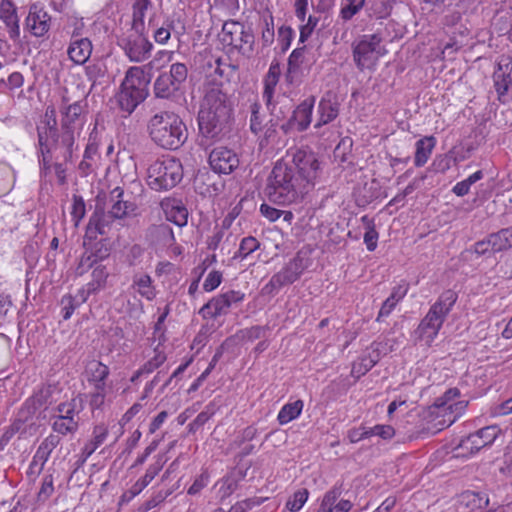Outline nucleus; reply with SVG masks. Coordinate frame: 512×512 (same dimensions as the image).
Listing matches in <instances>:
<instances>
[{"label":"nucleus","instance_id":"nucleus-33","mask_svg":"<svg viewBox=\"0 0 512 512\" xmlns=\"http://www.w3.org/2000/svg\"><path fill=\"white\" fill-rule=\"evenodd\" d=\"M435 145L436 139L433 136L423 137L416 142V151L414 156V164L416 167H422L427 163Z\"/></svg>","mask_w":512,"mask_h":512},{"label":"nucleus","instance_id":"nucleus-46","mask_svg":"<svg viewBox=\"0 0 512 512\" xmlns=\"http://www.w3.org/2000/svg\"><path fill=\"white\" fill-rule=\"evenodd\" d=\"M109 272L106 266L98 264L92 271V281L88 284V292H95L105 286Z\"/></svg>","mask_w":512,"mask_h":512},{"label":"nucleus","instance_id":"nucleus-22","mask_svg":"<svg viewBox=\"0 0 512 512\" xmlns=\"http://www.w3.org/2000/svg\"><path fill=\"white\" fill-rule=\"evenodd\" d=\"M0 19L8 29L9 37L16 41L20 37L19 18L17 7L10 0H2L0 4Z\"/></svg>","mask_w":512,"mask_h":512},{"label":"nucleus","instance_id":"nucleus-1","mask_svg":"<svg viewBox=\"0 0 512 512\" xmlns=\"http://www.w3.org/2000/svg\"><path fill=\"white\" fill-rule=\"evenodd\" d=\"M37 156L40 168L49 171L53 162H73L76 137L58 129L56 110L48 106L36 127Z\"/></svg>","mask_w":512,"mask_h":512},{"label":"nucleus","instance_id":"nucleus-49","mask_svg":"<svg viewBox=\"0 0 512 512\" xmlns=\"http://www.w3.org/2000/svg\"><path fill=\"white\" fill-rule=\"evenodd\" d=\"M309 497V491L306 488L297 490L286 502V508L292 512L299 511Z\"/></svg>","mask_w":512,"mask_h":512},{"label":"nucleus","instance_id":"nucleus-32","mask_svg":"<svg viewBox=\"0 0 512 512\" xmlns=\"http://www.w3.org/2000/svg\"><path fill=\"white\" fill-rule=\"evenodd\" d=\"M226 301L222 294H219L203 305L199 314L205 319H216L219 316L226 315L229 312V305Z\"/></svg>","mask_w":512,"mask_h":512},{"label":"nucleus","instance_id":"nucleus-19","mask_svg":"<svg viewBox=\"0 0 512 512\" xmlns=\"http://www.w3.org/2000/svg\"><path fill=\"white\" fill-rule=\"evenodd\" d=\"M50 16L43 9L33 4L25 19V27L35 37L44 36L50 29Z\"/></svg>","mask_w":512,"mask_h":512},{"label":"nucleus","instance_id":"nucleus-56","mask_svg":"<svg viewBox=\"0 0 512 512\" xmlns=\"http://www.w3.org/2000/svg\"><path fill=\"white\" fill-rule=\"evenodd\" d=\"M85 202L83 198L79 195H73V203H72V210H71V216L72 220L75 223V226H78L80 221L85 216Z\"/></svg>","mask_w":512,"mask_h":512},{"label":"nucleus","instance_id":"nucleus-27","mask_svg":"<svg viewBox=\"0 0 512 512\" xmlns=\"http://www.w3.org/2000/svg\"><path fill=\"white\" fill-rule=\"evenodd\" d=\"M280 75V65L278 63H272L269 67L267 74L264 77V89L262 93V98L268 109H271V107L273 106L272 100L275 93V88L279 82Z\"/></svg>","mask_w":512,"mask_h":512},{"label":"nucleus","instance_id":"nucleus-43","mask_svg":"<svg viewBox=\"0 0 512 512\" xmlns=\"http://www.w3.org/2000/svg\"><path fill=\"white\" fill-rule=\"evenodd\" d=\"M224 353V344L220 345L212 357L208 367L202 372V374L191 384L188 389V393L195 392L199 389L202 383L206 380L211 371L215 368L218 361L221 359Z\"/></svg>","mask_w":512,"mask_h":512},{"label":"nucleus","instance_id":"nucleus-35","mask_svg":"<svg viewBox=\"0 0 512 512\" xmlns=\"http://www.w3.org/2000/svg\"><path fill=\"white\" fill-rule=\"evenodd\" d=\"M493 254L507 251L512 248V226L502 228L497 232L490 233Z\"/></svg>","mask_w":512,"mask_h":512},{"label":"nucleus","instance_id":"nucleus-34","mask_svg":"<svg viewBox=\"0 0 512 512\" xmlns=\"http://www.w3.org/2000/svg\"><path fill=\"white\" fill-rule=\"evenodd\" d=\"M153 6L151 0H134L132 5V30L145 31V17Z\"/></svg>","mask_w":512,"mask_h":512},{"label":"nucleus","instance_id":"nucleus-62","mask_svg":"<svg viewBox=\"0 0 512 512\" xmlns=\"http://www.w3.org/2000/svg\"><path fill=\"white\" fill-rule=\"evenodd\" d=\"M460 396V390L458 388L448 389L442 396L438 397L435 401L437 408L447 409L451 402Z\"/></svg>","mask_w":512,"mask_h":512},{"label":"nucleus","instance_id":"nucleus-64","mask_svg":"<svg viewBox=\"0 0 512 512\" xmlns=\"http://www.w3.org/2000/svg\"><path fill=\"white\" fill-rule=\"evenodd\" d=\"M218 410L215 402H210L205 406V409L200 412L194 419V425L202 427Z\"/></svg>","mask_w":512,"mask_h":512},{"label":"nucleus","instance_id":"nucleus-60","mask_svg":"<svg viewBox=\"0 0 512 512\" xmlns=\"http://www.w3.org/2000/svg\"><path fill=\"white\" fill-rule=\"evenodd\" d=\"M163 27H166V29H168L169 31V34L171 35L172 33L179 39L185 32V26L184 24L181 22L180 19H174L173 17H167L163 24H162Z\"/></svg>","mask_w":512,"mask_h":512},{"label":"nucleus","instance_id":"nucleus-51","mask_svg":"<svg viewBox=\"0 0 512 512\" xmlns=\"http://www.w3.org/2000/svg\"><path fill=\"white\" fill-rule=\"evenodd\" d=\"M164 463L165 459L162 456L157 457L155 462L149 465L145 474L139 480L147 487L162 470Z\"/></svg>","mask_w":512,"mask_h":512},{"label":"nucleus","instance_id":"nucleus-25","mask_svg":"<svg viewBox=\"0 0 512 512\" xmlns=\"http://www.w3.org/2000/svg\"><path fill=\"white\" fill-rule=\"evenodd\" d=\"M108 436V428L104 424L96 425L92 432V439L87 442L79 454V465H83L88 458L100 447Z\"/></svg>","mask_w":512,"mask_h":512},{"label":"nucleus","instance_id":"nucleus-63","mask_svg":"<svg viewBox=\"0 0 512 512\" xmlns=\"http://www.w3.org/2000/svg\"><path fill=\"white\" fill-rule=\"evenodd\" d=\"M277 124L274 123L272 120L269 122V124L264 125L263 129V137L260 140V146L265 147L269 144H272L275 142V139L277 137Z\"/></svg>","mask_w":512,"mask_h":512},{"label":"nucleus","instance_id":"nucleus-5","mask_svg":"<svg viewBox=\"0 0 512 512\" xmlns=\"http://www.w3.org/2000/svg\"><path fill=\"white\" fill-rule=\"evenodd\" d=\"M147 130L151 140L163 149L176 150L187 140L186 125L173 112L161 111L153 115L148 121Z\"/></svg>","mask_w":512,"mask_h":512},{"label":"nucleus","instance_id":"nucleus-58","mask_svg":"<svg viewBox=\"0 0 512 512\" xmlns=\"http://www.w3.org/2000/svg\"><path fill=\"white\" fill-rule=\"evenodd\" d=\"M227 227L228 224H226V220H224L222 227H216L214 229L213 234L207 239V247L209 250L215 251L219 247V244L221 243L223 237L226 234Z\"/></svg>","mask_w":512,"mask_h":512},{"label":"nucleus","instance_id":"nucleus-59","mask_svg":"<svg viewBox=\"0 0 512 512\" xmlns=\"http://www.w3.org/2000/svg\"><path fill=\"white\" fill-rule=\"evenodd\" d=\"M214 7L226 15L233 16L239 10L238 0H214Z\"/></svg>","mask_w":512,"mask_h":512},{"label":"nucleus","instance_id":"nucleus-47","mask_svg":"<svg viewBox=\"0 0 512 512\" xmlns=\"http://www.w3.org/2000/svg\"><path fill=\"white\" fill-rule=\"evenodd\" d=\"M250 130L255 135H258L264 129L265 115L261 113V105L254 102L250 105Z\"/></svg>","mask_w":512,"mask_h":512},{"label":"nucleus","instance_id":"nucleus-15","mask_svg":"<svg viewBox=\"0 0 512 512\" xmlns=\"http://www.w3.org/2000/svg\"><path fill=\"white\" fill-rule=\"evenodd\" d=\"M500 432V428L496 425L486 426L461 439L456 449H462L469 454H474L481 448L491 445Z\"/></svg>","mask_w":512,"mask_h":512},{"label":"nucleus","instance_id":"nucleus-13","mask_svg":"<svg viewBox=\"0 0 512 512\" xmlns=\"http://www.w3.org/2000/svg\"><path fill=\"white\" fill-rule=\"evenodd\" d=\"M119 46L125 56L135 63L148 60L153 50V44L145 35V31L132 30L119 40Z\"/></svg>","mask_w":512,"mask_h":512},{"label":"nucleus","instance_id":"nucleus-23","mask_svg":"<svg viewBox=\"0 0 512 512\" xmlns=\"http://www.w3.org/2000/svg\"><path fill=\"white\" fill-rule=\"evenodd\" d=\"M161 207L169 222L179 227H183L187 224L188 210L180 200L166 199L161 202Z\"/></svg>","mask_w":512,"mask_h":512},{"label":"nucleus","instance_id":"nucleus-36","mask_svg":"<svg viewBox=\"0 0 512 512\" xmlns=\"http://www.w3.org/2000/svg\"><path fill=\"white\" fill-rule=\"evenodd\" d=\"M51 420V428L53 432L60 436L75 434L78 431L80 425L76 421L64 418L56 413L51 416Z\"/></svg>","mask_w":512,"mask_h":512},{"label":"nucleus","instance_id":"nucleus-7","mask_svg":"<svg viewBox=\"0 0 512 512\" xmlns=\"http://www.w3.org/2000/svg\"><path fill=\"white\" fill-rule=\"evenodd\" d=\"M182 178L183 167L175 157L157 159L147 169V183L155 191L172 189Z\"/></svg>","mask_w":512,"mask_h":512},{"label":"nucleus","instance_id":"nucleus-39","mask_svg":"<svg viewBox=\"0 0 512 512\" xmlns=\"http://www.w3.org/2000/svg\"><path fill=\"white\" fill-rule=\"evenodd\" d=\"M304 403L302 400H296L285 404L277 415V420L280 425H285L292 420L298 418L303 410Z\"/></svg>","mask_w":512,"mask_h":512},{"label":"nucleus","instance_id":"nucleus-44","mask_svg":"<svg viewBox=\"0 0 512 512\" xmlns=\"http://www.w3.org/2000/svg\"><path fill=\"white\" fill-rule=\"evenodd\" d=\"M175 488L160 489L154 492L149 499L140 505L138 512H148L164 502L173 492Z\"/></svg>","mask_w":512,"mask_h":512},{"label":"nucleus","instance_id":"nucleus-14","mask_svg":"<svg viewBox=\"0 0 512 512\" xmlns=\"http://www.w3.org/2000/svg\"><path fill=\"white\" fill-rule=\"evenodd\" d=\"M221 41L223 44L246 54L253 51L254 35L242 23L226 21L222 27Z\"/></svg>","mask_w":512,"mask_h":512},{"label":"nucleus","instance_id":"nucleus-18","mask_svg":"<svg viewBox=\"0 0 512 512\" xmlns=\"http://www.w3.org/2000/svg\"><path fill=\"white\" fill-rule=\"evenodd\" d=\"M315 104V97L311 96L303 100L293 111L290 119L281 125L285 134L296 126L299 132L305 131L311 124L312 112Z\"/></svg>","mask_w":512,"mask_h":512},{"label":"nucleus","instance_id":"nucleus-48","mask_svg":"<svg viewBox=\"0 0 512 512\" xmlns=\"http://www.w3.org/2000/svg\"><path fill=\"white\" fill-rule=\"evenodd\" d=\"M365 0H344L340 10V17L344 21L352 19L363 7Z\"/></svg>","mask_w":512,"mask_h":512},{"label":"nucleus","instance_id":"nucleus-6","mask_svg":"<svg viewBox=\"0 0 512 512\" xmlns=\"http://www.w3.org/2000/svg\"><path fill=\"white\" fill-rule=\"evenodd\" d=\"M457 299V293L451 289L445 290L440 294L418 325L416 333L420 339L425 340L427 343L433 342Z\"/></svg>","mask_w":512,"mask_h":512},{"label":"nucleus","instance_id":"nucleus-26","mask_svg":"<svg viewBox=\"0 0 512 512\" xmlns=\"http://www.w3.org/2000/svg\"><path fill=\"white\" fill-rule=\"evenodd\" d=\"M93 45L90 39L69 42L68 58L76 65H83L90 58Z\"/></svg>","mask_w":512,"mask_h":512},{"label":"nucleus","instance_id":"nucleus-30","mask_svg":"<svg viewBox=\"0 0 512 512\" xmlns=\"http://www.w3.org/2000/svg\"><path fill=\"white\" fill-rule=\"evenodd\" d=\"M116 218H113V216L108 212H105L104 209L100 206H96L95 211L91 215L88 223L87 230L88 232L92 233L95 231V233L98 234H106L107 228L111 225V223Z\"/></svg>","mask_w":512,"mask_h":512},{"label":"nucleus","instance_id":"nucleus-61","mask_svg":"<svg viewBox=\"0 0 512 512\" xmlns=\"http://www.w3.org/2000/svg\"><path fill=\"white\" fill-rule=\"evenodd\" d=\"M85 75L92 86H94L98 79L104 76L103 66L99 63H91L85 66Z\"/></svg>","mask_w":512,"mask_h":512},{"label":"nucleus","instance_id":"nucleus-57","mask_svg":"<svg viewBox=\"0 0 512 512\" xmlns=\"http://www.w3.org/2000/svg\"><path fill=\"white\" fill-rule=\"evenodd\" d=\"M210 475L207 470H203L201 474L194 480L193 484L188 488L189 495H198L209 484Z\"/></svg>","mask_w":512,"mask_h":512},{"label":"nucleus","instance_id":"nucleus-31","mask_svg":"<svg viewBox=\"0 0 512 512\" xmlns=\"http://www.w3.org/2000/svg\"><path fill=\"white\" fill-rule=\"evenodd\" d=\"M131 288L148 301L155 299L157 295L156 288L150 275L137 273L132 278Z\"/></svg>","mask_w":512,"mask_h":512},{"label":"nucleus","instance_id":"nucleus-12","mask_svg":"<svg viewBox=\"0 0 512 512\" xmlns=\"http://www.w3.org/2000/svg\"><path fill=\"white\" fill-rule=\"evenodd\" d=\"M382 38L378 34L363 35L353 45V59L359 70L369 69L381 56Z\"/></svg>","mask_w":512,"mask_h":512},{"label":"nucleus","instance_id":"nucleus-53","mask_svg":"<svg viewBox=\"0 0 512 512\" xmlns=\"http://www.w3.org/2000/svg\"><path fill=\"white\" fill-rule=\"evenodd\" d=\"M85 300V298H82L81 303L85 302ZM60 304L62 306L63 319L68 320L74 313L75 309L79 307L80 302L76 301L72 295L67 294L62 296Z\"/></svg>","mask_w":512,"mask_h":512},{"label":"nucleus","instance_id":"nucleus-41","mask_svg":"<svg viewBox=\"0 0 512 512\" xmlns=\"http://www.w3.org/2000/svg\"><path fill=\"white\" fill-rule=\"evenodd\" d=\"M86 376L88 382H99V380H107L110 370L108 366L98 360H91L86 365Z\"/></svg>","mask_w":512,"mask_h":512},{"label":"nucleus","instance_id":"nucleus-45","mask_svg":"<svg viewBox=\"0 0 512 512\" xmlns=\"http://www.w3.org/2000/svg\"><path fill=\"white\" fill-rule=\"evenodd\" d=\"M15 175L11 166L0 163V197L7 195L13 188Z\"/></svg>","mask_w":512,"mask_h":512},{"label":"nucleus","instance_id":"nucleus-42","mask_svg":"<svg viewBox=\"0 0 512 512\" xmlns=\"http://www.w3.org/2000/svg\"><path fill=\"white\" fill-rule=\"evenodd\" d=\"M379 361V353L373 351L368 355L362 356L357 362H354L352 366V374L358 378L369 372Z\"/></svg>","mask_w":512,"mask_h":512},{"label":"nucleus","instance_id":"nucleus-28","mask_svg":"<svg viewBox=\"0 0 512 512\" xmlns=\"http://www.w3.org/2000/svg\"><path fill=\"white\" fill-rule=\"evenodd\" d=\"M124 191L121 187L114 188L110 193V202H112L109 213L113 218L121 219L134 211V204L123 199Z\"/></svg>","mask_w":512,"mask_h":512},{"label":"nucleus","instance_id":"nucleus-10","mask_svg":"<svg viewBox=\"0 0 512 512\" xmlns=\"http://www.w3.org/2000/svg\"><path fill=\"white\" fill-rule=\"evenodd\" d=\"M188 76L184 63H173L169 71H164L155 79L153 92L156 98L171 99L181 90Z\"/></svg>","mask_w":512,"mask_h":512},{"label":"nucleus","instance_id":"nucleus-50","mask_svg":"<svg viewBox=\"0 0 512 512\" xmlns=\"http://www.w3.org/2000/svg\"><path fill=\"white\" fill-rule=\"evenodd\" d=\"M260 246L259 241L253 236L244 237L241 242L238 251L235 254L236 257L246 258L251 253L256 251Z\"/></svg>","mask_w":512,"mask_h":512},{"label":"nucleus","instance_id":"nucleus-24","mask_svg":"<svg viewBox=\"0 0 512 512\" xmlns=\"http://www.w3.org/2000/svg\"><path fill=\"white\" fill-rule=\"evenodd\" d=\"M408 289L409 285L405 281H402L392 288L390 296L383 302L378 312L376 318L377 322H381L392 313L396 305L406 296Z\"/></svg>","mask_w":512,"mask_h":512},{"label":"nucleus","instance_id":"nucleus-37","mask_svg":"<svg viewBox=\"0 0 512 512\" xmlns=\"http://www.w3.org/2000/svg\"><path fill=\"white\" fill-rule=\"evenodd\" d=\"M98 159V147L95 143L86 145L83 159L79 163V170L83 176H87L94 171Z\"/></svg>","mask_w":512,"mask_h":512},{"label":"nucleus","instance_id":"nucleus-3","mask_svg":"<svg viewBox=\"0 0 512 512\" xmlns=\"http://www.w3.org/2000/svg\"><path fill=\"white\" fill-rule=\"evenodd\" d=\"M265 193L271 202L287 205L302 200L307 191L294 169L285 161L279 160L268 177Z\"/></svg>","mask_w":512,"mask_h":512},{"label":"nucleus","instance_id":"nucleus-4","mask_svg":"<svg viewBox=\"0 0 512 512\" xmlns=\"http://www.w3.org/2000/svg\"><path fill=\"white\" fill-rule=\"evenodd\" d=\"M167 51H159L156 57L151 60L147 65L132 66L126 73L125 77L115 95L116 103L120 111L127 115L132 114L135 109L141 104L148 96V89L144 81L145 69H153L156 67V62L162 56L168 55ZM172 52L170 53V56Z\"/></svg>","mask_w":512,"mask_h":512},{"label":"nucleus","instance_id":"nucleus-2","mask_svg":"<svg viewBox=\"0 0 512 512\" xmlns=\"http://www.w3.org/2000/svg\"><path fill=\"white\" fill-rule=\"evenodd\" d=\"M231 111L227 95L218 88L210 89L198 113L199 131L202 136L207 139L219 138L230 120Z\"/></svg>","mask_w":512,"mask_h":512},{"label":"nucleus","instance_id":"nucleus-9","mask_svg":"<svg viewBox=\"0 0 512 512\" xmlns=\"http://www.w3.org/2000/svg\"><path fill=\"white\" fill-rule=\"evenodd\" d=\"M54 389L50 385H42L33 392L18 410L16 419L13 422V430H20L22 425L32 422L36 413L46 410L53 403Z\"/></svg>","mask_w":512,"mask_h":512},{"label":"nucleus","instance_id":"nucleus-11","mask_svg":"<svg viewBox=\"0 0 512 512\" xmlns=\"http://www.w3.org/2000/svg\"><path fill=\"white\" fill-rule=\"evenodd\" d=\"M306 265L304 260L299 255L295 256L277 273H275L268 283L262 288L264 295H276L279 290L286 286L296 282L303 274Z\"/></svg>","mask_w":512,"mask_h":512},{"label":"nucleus","instance_id":"nucleus-16","mask_svg":"<svg viewBox=\"0 0 512 512\" xmlns=\"http://www.w3.org/2000/svg\"><path fill=\"white\" fill-rule=\"evenodd\" d=\"M492 78L498 99L502 101L512 87V57L510 55L503 54L497 58Z\"/></svg>","mask_w":512,"mask_h":512},{"label":"nucleus","instance_id":"nucleus-21","mask_svg":"<svg viewBox=\"0 0 512 512\" xmlns=\"http://www.w3.org/2000/svg\"><path fill=\"white\" fill-rule=\"evenodd\" d=\"M83 109L84 106L79 101L68 105L62 112L61 128L59 131H67L75 135L77 131L81 130L83 126V120L81 118Z\"/></svg>","mask_w":512,"mask_h":512},{"label":"nucleus","instance_id":"nucleus-55","mask_svg":"<svg viewBox=\"0 0 512 512\" xmlns=\"http://www.w3.org/2000/svg\"><path fill=\"white\" fill-rule=\"evenodd\" d=\"M70 41L87 40L89 37L86 35L85 23L82 19H76L70 24V30L68 31Z\"/></svg>","mask_w":512,"mask_h":512},{"label":"nucleus","instance_id":"nucleus-29","mask_svg":"<svg viewBox=\"0 0 512 512\" xmlns=\"http://www.w3.org/2000/svg\"><path fill=\"white\" fill-rule=\"evenodd\" d=\"M84 410V400L78 395L76 397L71 398L68 401L59 403L54 411L56 414L71 419L72 421H76L80 424V413Z\"/></svg>","mask_w":512,"mask_h":512},{"label":"nucleus","instance_id":"nucleus-52","mask_svg":"<svg viewBox=\"0 0 512 512\" xmlns=\"http://www.w3.org/2000/svg\"><path fill=\"white\" fill-rule=\"evenodd\" d=\"M54 493V478L51 474H47L42 478L41 487L37 494L39 502L47 501Z\"/></svg>","mask_w":512,"mask_h":512},{"label":"nucleus","instance_id":"nucleus-20","mask_svg":"<svg viewBox=\"0 0 512 512\" xmlns=\"http://www.w3.org/2000/svg\"><path fill=\"white\" fill-rule=\"evenodd\" d=\"M340 111V104L337 98L331 93H327L325 96L321 98L318 104V119L314 125L316 129L327 125L334 121Z\"/></svg>","mask_w":512,"mask_h":512},{"label":"nucleus","instance_id":"nucleus-8","mask_svg":"<svg viewBox=\"0 0 512 512\" xmlns=\"http://www.w3.org/2000/svg\"><path fill=\"white\" fill-rule=\"evenodd\" d=\"M297 177L307 193L315 186L322 174L321 162L317 154L311 150L299 149L293 154L292 163Z\"/></svg>","mask_w":512,"mask_h":512},{"label":"nucleus","instance_id":"nucleus-40","mask_svg":"<svg viewBox=\"0 0 512 512\" xmlns=\"http://www.w3.org/2000/svg\"><path fill=\"white\" fill-rule=\"evenodd\" d=\"M154 356L145 362L134 374L132 381L143 375H148L158 369L167 359L166 354L160 351L158 347L154 350Z\"/></svg>","mask_w":512,"mask_h":512},{"label":"nucleus","instance_id":"nucleus-54","mask_svg":"<svg viewBox=\"0 0 512 512\" xmlns=\"http://www.w3.org/2000/svg\"><path fill=\"white\" fill-rule=\"evenodd\" d=\"M24 83V77L20 72L11 73L7 79H0V86L3 92L20 88Z\"/></svg>","mask_w":512,"mask_h":512},{"label":"nucleus","instance_id":"nucleus-17","mask_svg":"<svg viewBox=\"0 0 512 512\" xmlns=\"http://www.w3.org/2000/svg\"><path fill=\"white\" fill-rule=\"evenodd\" d=\"M209 165L218 174H230L239 166L238 155L231 149L218 146L209 154Z\"/></svg>","mask_w":512,"mask_h":512},{"label":"nucleus","instance_id":"nucleus-38","mask_svg":"<svg viewBox=\"0 0 512 512\" xmlns=\"http://www.w3.org/2000/svg\"><path fill=\"white\" fill-rule=\"evenodd\" d=\"M150 233L159 245L170 247L175 244V236L169 224L155 225L151 228Z\"/></svg>","mask_w":512,"mask_h":512}]
</instances>
